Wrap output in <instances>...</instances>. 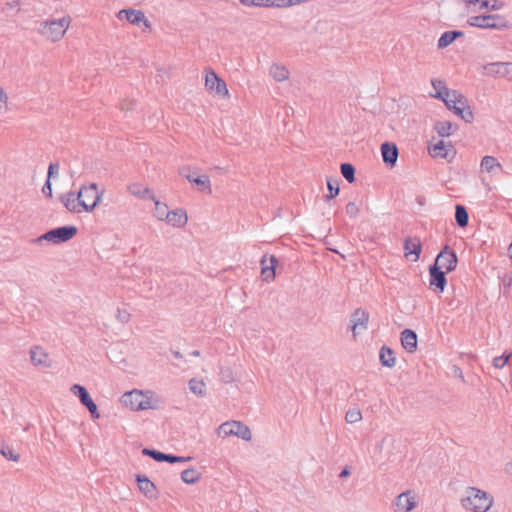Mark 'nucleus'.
<instances>
[{"instance_id":"f257e3e1","label":"nucleus","mask_w":512,"mask_h":512,"mask_svg":"<svg viewBox=\"0 0 512 512\" xmlns=\"http://www.w3.org/2000/svg\"><path fill=\"white\" fill-rule=\"evenodd\" d=\"M466 494L467 496L461 499V504L473 512H486L493 504V497L476 487H468Z\"/></svg>"},{"instance_id":"f03ea898","label":"nucleus","mask_w":512,"mask_h":512,"mask_svg":"<svg viewBox=\"0 0 512 512\" xmlns=\"http://www.w3.org/2000/svg\"><path fill=\"white\" fill-rule=\"evenodd\" d=\"M69 25V17L48 20L40 24L39 33L47 40L57 42L63 38Z\"/></svg>"},{"instance_id":"7ed1b4c3","label":"nucleus","mask_w":512,"mask_h":512,"mask_svg":"<svg viewBox=\"0 0 512 512\" xmlns=\"http://www.w3.org/2000/svg\"><path fill=\"white\" fill-rule=\"evenodd\" d=\"M467 23L482 29L505 30L510 27L508 20L499 14L472 16L468 18Z\"/></svg>"},{"instance_id":"20e7f679","label":"nucleus","mask_w":512,"mask_h":512,"mask_svg":"<svg viewBox=\"0 0 512 512\" xmlns=\"http://www.w3.org/2000/svg\"><path fill=\"white\" fill-rule=\"evenodd\" d=\"M77 232L78 229L76 226H61L47 231L37 239H34V242L41 243L42 241H49L53 244H61L71 240L76 236Z\"/></svg>"},{"instance_id":"39448f33","label":"nucleus","mask_w":512,"mask_h":512,"mask_svg":"<svg viewBox=\"0 0 512 512\" xmlns=\"http://www.w3.org/2000/svg\"><path fill=\"white\" fill-rule=\"evenodd\" d=\"M80 199H82V209L85 212H91L99 204L101 194L98 192L97 184L91 183L86 186L83 185L79 190Z\"/></svg>"},{"instance_id":"423d86ee","label":"nucleus","mask_w":512,"mask_h":512,"mask_svg":"<svg viewBox=\"0 0 512 512\" xmlns=\"http://www.w3.org/2000/svg\"><path fill=\"white\" fill-rule=\"evenodd\" d=\"M219 433H222L224 437L237 436L245 441H250L252 433L249 427L239 421H227L220 425Z\"/></svg>"},{"instance_id":"0eeeda50","label":"nucleus","mask_w":512,"mask_h":512,"mask_svg":"<svg viewBox=\"0 0 512 512\" xmlns=\"http://www.w3.org/2000/svg\"><path fill=\"white\" fill-rule=\"evenodd\" d=\"M205 87L210 92H215L219 96L228 97L229 91L224 80L211 69H206Z\"/></svg>"},{"instance_id":"6e6552de","label":"nucleus","mask_w":512,"mask_h":512,"mask_svg":"<svg viewBox=\"0 0 512 512\" xmlns=\"http://www.w3.org/2000/svg\"><path fill=\"white\" fill-rule=\"evenodd\" d=\"M457 255L449 246H445L436 257L435 264L440 268H444L446 272L455 270L457 266Z\"/></svg>"},{"instance_id":"1a4fd4ad","label":"nucleus","mask_w":512,"mask_h":512,"mask_svg":"<svg viewBox=\"0 0 512 512\" xmlns=\"http://www.w3.org/2000/svg\"><path fill=\"white\" fill-rule=\"evenodd\" d=\"M403 249L405 257L416 262L422 251L421 240L418 237H407L404 240Z\"/></svg>"},{"instance_id":"9d476101","label":"nucleus","mask_w":512,"mask_h":512,"mask_svg":"<svg viewBox=\"0 0 512 512\" xmlns=\"http://www.w3.org/2000/svg\"><path fill=\"white\" fill-rule=\"evenodd\" d=\"M60 201L64 205V207L72 213H80L82 209V199H80L79 191L76 192H68L60 196Z\"/></svg>"},{"instance_id":"9b49d317","label":"nucleus","mask_w":512,"mask_h":512,"mask_svg":"<svg viewBox=\"0 0 512 512\" xmlns=\"http://www.w3.org/2000/svg\"><path fill=\"white\" fill-rule=\"evenodd\" d=\"M429 274H430V286H434L436 290L439 292H443L446 284L447 279L445 272L437 266L436 264H433L429 267Z\"/></svg>"},{"instance_id":"f8f14e48","label":"nucleus","mask_w":512,"mask_h":512,"mask_svg":"<svg viewBox=\"0 0 512 512\" xmlns=\"http://www.w3.org/2000/svg\"><path fill=\"white\" fill-rule=\"evenodd\" d=\"M369 321V313L361 308H357L350 317V322L352 324L351 329L353 332V336L356 337L357 335V329H367Z\"/></svg>"},{"instance_id":"ddd939ff","label":"nucleus","mask_w":512,"mask_h":512,"mask_svg":"<svg viewBox=\"0 0 512 512\" xmlns=\"http://www.w3.org/2000/svg\"><path fill=\"white\" fill-rule=\"evenodd\" d=\"M416 501L411 492H403L398 495L394 501V510L396 512H409L416 507Z\"/></svg>"},{"instance_id":"4468645a","label":"nucleus","mask_w":512,"mask_h":512,"mask_svg":"<svg viewBox=\"0 0 512 512\" xmlns=\"http://www.w3.org/2000/svg\"><path fill=\"white\" fill-rule=\"evenodd\" d=\"M381 155L383 162L389 166L394 167L396 165L399 151L396 144L391 142H384L381 145Z\"/></svg>"},{"instance_id":"2eb2a0df","label":"nucleus","mask_w":512,"mask_h":512,"mask_svg":"<svg viewBox=\"0 0 512 512\" xmlns=\"http://www.w3.org/2000/svg\"><path fill=\"white\" fill-rule=\"evenodd\" d=\"M118 18L120 20L126 19L129 23L138 25L140 22H144L146 27L150 26L149 21L145 18V15L140 10L135 9H123L119 11Z\"/></svg>"},{"instance_id":"dca6fc26","label":"nucleus","mask_w":512,"mask_h":512,"mask_svg":"<svg viewBox=\"0 0 512 512\" xmlns=\"http://www.w3.org/2000/svg\"><path fill=\"white\" fill-rule=\"evenodd\" d=\"M143 392L133 390L123 394L121 401L133 411H139L142 406Z\"/></svg>"},{"instance_id":"f3484780","label":"nucleus","mask_w":512,"mask_h":512,"mask_svg":"<svg viewBox=\"0 0 512 512\" xmlns=\"http://www.w3.org/2000/svg\"><path fill=\"white\" fill-rule=\"evenodd\" d=\"M53 364V360L43 348L34 346V367L37 366L42 370H46L52 368Z\"/></svg>"},{"instance_id":"a211bd4d","label":"nucleus","mask_w":512,"mask_h":512,"mask_svg":"<svg viewBox=\"0 0 512 512\" xmlns=\"http://www.w3.org/2000/svg\"><path fill=\"white\" fill-rule=\"evenodd\" d=\"M270 264H267V255H264L261 259V274L263 279L267 282L275 279V268L278 262L274 255L269 257Z\"/></svg>"},{"instance_id":"6ab92c4d","label":"nucleus","mask_w":512,"mask_h":512,"mask_svg":"<svg viewBox=\"0 0 512 512\" xmlns=\"http://www.w3.org/2000/svg\"><path fill=\"white\" fill-rule=\"evenodd\" d=\"M429 153L432 157H440L444 159H448L450 154L454 156L453 146L451 144H445L443 140L438 141L436 144L429 147Z\"/></svg>"},{"instance_id":"aec40b11","label":"nucleus","mask_w":512,"mask_h":512,"mask_svg":"<svg viewBox=\"0 0 512 512\" xmlns=\"http://www.w3.org/2000/svg\"><path fill=\"white\" fill-rule=\"evenodd\" d=\"M401 343L403 348L409 352L413 353L417 348V334L415 331L411 329H405L401 333Z\"/></svg>"},{"instance_id":"412c9836","label":"nucleus","mask_w":512,"mask_h":512,"mask_svg":"<svg viewBox=\"0 0 512 512\" xmlns=\"http://www.w3.org/2000/svg\"><path fill=\"white\" fill-rule=\"evenodd\" d=\"M188 221L187 213L184 209H175L169 211L166 222L174 227H183Z\"/></svg>"},{"instance_id":"4be33fe9","label":"nucleus","mask_w":512,"mask_h":512,"mask_svg":"<svg viewBox=\"0 0 512 512\" xmlns=\"http://www.w3.org/2000/svg\"><path fill=\"white\" fill-rule=\"evenodd\" d=\"M138 487L148 498L156 496V487L145 475H137Z\"/></svg>"},{"instance_id":"5701e85b","label":"nucleus","mask_w":512,"mask_h":512,"mask_svg":"<svg viewBox=\"0 0 512 512\" xmlns=\"http://www.w3.org/2000/svg\"><path fill=\"white\" fill-rule=\"evenodd\" d=\"M464 32L458 30H450L444 32L438 40V48L444 49L454 42L457 38L462 37Z\"/></svg>"},{"instance_id":"b1692460","label":"nucleus","mask_w":512,"mask_h":512,"mask_svg":"<svg viewBox=\"0 0 512 512\" xmlns=\"http://www.w3.org/2000/svg\"><path fill=\"white\" fill-rule=\"evenodd\" d=\"M379 359L383 366L392 368L395 365L394 351L388 346H383L379 352Z\"/></svg>"},{"instance_id":"393cba45","label":"nucleus","mask_w":512,"mask_h":512,"mask_svg":"<svg viewBox=\"0 0 512 512\" xmlns=\"http://www.w3.org/2000/svg\"><path fill=\"white\" fill-rule=\"evenodd\" d=\"M289 74V70L283 65L273 64L270 68V75L278 82L287 80Z\"/></svg>"},{"instance_id":"a878e982","label":"nucleus","mask_w":512,"mask_h":512,"mask_svg":"<svg viewBox=\"0 0 512 512\" xmlns=\"http://www.w3.org/2000/svg\"><path fill=\"white\" fill-rule=\"evenodd\" d=\"M149 199L153 200L155 204L154 216L160 221H166L169 215L168 206L157 200L155 196H149Z\"/></svg>"},{"instance_id":"bb28decb","label":"nucleus","mask_w":512,"mask_h":512,"mask_svg":"<svg viewBox=\"0 0 512 512\" xmlns=\"http://www.w3.org/2000/svg\"><path fill=\"white\" fill-rule=\"evenodd\" d=\"M455 220L459 227L464 228L468 225L469 215L465 206L457 204L455 207Z\"/></svg>"},{"instance_id":"cd10ccee","label":"nucleus","mask_w":512,"mask_h":512,"mask_svg":"<svg viewBox=\"0 0 512 512\" xmlns=\"http://www.w3.org/2000/svg\"><path fill=\"white\" fill-rule=\"evenodd\" d=\"M128 192L131 195H134L141 199H146V198H149V196H154L153 194H151V191L148 187H143L139 183H133V184L129 185Z\"/></svg>"},{"instance_id":"c85d7f7f","label":"nucleus","mask_w":512,"mask_h":512,"mask_svg":"<svg viewBox=\"0 0 512 512\" xmlns=\"http://www.w3.org/2000/svg\"><path fill=\"white\" fill-rule=\"evenodd\" d=\"M70 390L75 396L79 398V401L83 406L89 403V401L92 399L87 389L80 384L72 385Z\"/></svg>"},{"instance_id":"c756f323","label":"nucleus","mask_w":512,"mask_h":512,"mask_svg":"<svg viewBox=\"0 0 512 512\" xmlns=\"http://www.w3.org/2000/svg\"><path fill=\"white\" fill-rule=\"evenodd\" d=\"M201 478V473L195 468H188L181 472V480L186 484H195Z\"/></svg>"},{"instance_id":"7c9ffc66","label":"nucleus","mask_w":512,"mask_h":512,"mask_svg":"<svg viewBox=\"0 0 512 512\" xmlns=\"http://www.w3.org/2000/svg\"><path fill=\"white\" fill-rule=\"evenodd\" d=\"M190 183L197 185L199 191H207L211 194V182L208 175L196 176L195 179H190Z\"/></svg>"},{"instance_id":"2f4dec72","label":"nucleus","mask_w":512,"mask_h":512,"mask_svg":"<svg viewBox=\"0 0 512 512\" xmlns=\"http://www.w3.org/2000/svg\"><path fill=\"white\" fill-rule=\"evenodd\" d=\"M327 188L329 190V194H327L324 198L326 201H329L335 198L340 191L339 188V180L333 178H327Z\"/></svg>"},{"instance_id":"473e14b6","label":"nucleus","mask_w":512,"mask_h":512,"mask_svg":"<svg viewBox=\"0 0 512 512\" xmlns=\"http://www.w3.org/2000/svg\"><path fill=\"white\" fill-rule=\"evenodd\" d=\"M189 389L195 395L203 397L205 395L206 385L202 380L193 378L189 381Z\"/></svg>"},{"instance_id":"72a5a7b5","label":"nucleus","mask_w":512,"mask_h":512,"mask_svg":"<svg viewBox=\"0 0 512 512\" xmlns=\"http://www.w3.org/2000/svg\"><path fill=\"white\" fill-rule=\"evenodd\" d=\"M443 91H438L437 94L433 95L434 97L441 99L448 109L452 110L453 103L450 101L453 99L452 90H449L446 85H442Z\"/></svg>"},{"instance_id":"f704fd0d","label":"nucleus","mask_w":512,"mask_h":512,"mask_svg":"<svg viewBox=\"0 0 512 512\" xmlns=\"http://www.w3.org/2000/svg\"><path fill=\"white\" fill-rule=\"evenodd\" d=\"M452 123L450 121H438L436 122L434 129L441 137L449 136L452 130Z\"/></svg>"},{"instance_id":"c9c22d12","label":"nucleus","mask_w":512,"mask_h":512,"mask_svg":"<svg viewBox=\"0 0 512 512\" xmlns=\"http://www.w3.org/2000/svg\"><path fill=\"white\" fill-rule=\"evenodd\" d=\"M341 174L349 182L355 181V167L350 163H342L340 166Z\"/></svg>"},{"instance_id":"e433bc0d","label":"nucleus","mask_w":512,"mask_h":512,"mask_svg":"<svg viewBox=\"0 0 512 512\" xmlns=\"http://www.w3.org/2000/svg\"><path fill=\"white\" fill-rule=\"evenodd\" d=\"M496 166L501 167V164L493 156H484L481 160V168L487 172H491Z\"/></svg>"},{"instance_id":"4c0bfd02","label":"nucleus","mask_w":512,"mask_h":512,"mask_svg":"<svg viewBox=\"0 0 512 512\" xmlns=\"http://www.w3.org/2000/svg\"><path fill=\"white\" fill-rule=\"evenodd\" d=\"M240 4L247 7H258V8H270L271 4L269 0H239Z\"/></svg>"},{"instance_id":"58836bf2","label":"nucleus","mask_w":512,"mask_h":512,"mask_svg":"<svg viewBox=\"0 0 512 512\" xmlns=\"http://www.w3.org/2000/svg\"><path fill=\"white\" fill-rule=\"evenodd\" d=\"M142 454L145 456L151 457L152 459H154L157 462H164L165 453H163L161 451H158L155 449H150V448H144L142 450Z\"/></svg>"},{"instance_id":"ea45409f","label":"nucleus","mask_w":512,"mask_h":512,"mask_svg":"<svg viewBox=\"0 0 512 512\" xmlns=\"http://www.w3.org/2000/svg\"><path fill=\"white\" fill-rule=\"evenodd\" d=\"M0 453L7 459L17 461L19 455L14 452V450L3 443H0Z\"/></svg>"},{"instance_id":"a19ab883","label":"nucleus","mask_w":512,"mask_h":512,"mask_svg":"<svg viewBox=\"0 0 512 512\" xmlns=\"http://www.w3.org/2000/svg\"><path fill=\"white\" fill-rule=\"evenodd\" d=\"M452 97L453 99H451L450 101L453 103V105L465 107L469 106L467 98L458 91L452 90Z\"/></svg>"},{"instance_id":"79ce46f5","label":"nucleus","mask_w":512,"mask_h":512,"mask_svg":"<svg viewBox=\"0 0 512 512\" xmlns=\"http://www.w3.org/2000/svg\"><path fill=\"white\" fill-rule=\"evenodd\" d=\"M219 374L221 381L226 384L232 383L234 381V374L230 367H221Z\"/></svg>"},{"instance_id":"37998d69","label":"nucleus","mask_w":512,"mask_h":512,"mask_svg":"<svg viewBox=\"0 0 512 512\" xmlns=\"http://www.w3.org/2000/svg\"><path fill=\"white\" fill-rule=\"evenodd\" d=\"M345 419L348 423H356L362 419V415L360 410L358 409H350L347 411L345 415Z\"/></svg>"},{"instance_id":"c03bdc74","label":"nucleus","mask_w":512,"mask_h":512,"mask_svg":"<svg viewBox=\"0 0 512 512\" xmlns=\"http://www.w3.org/2000/svg\"><path fill=\"white\" fill-rule=\"evenodd\" d=\"M511 356H512V353H508V354L504 353L501 356L495 357L493 359V366L495 368H499V369L503 368L507 364V362L509 361Z\"/></svg>"},{"instance_id":"a18cd8bd","label":"nucleus","mask_w":512,"mask_h":512,"mask_svg":"<svg viewBox=\"0 0 512 512\" xmlns=\"http://www.w3.org/2000/svg\"><path fill=\"white\" fill-rule=\"evenodd\" d=\"M157 408H158L157 401H154L152 398L148 397L146 394L143 393L142 406L140 407V410L157 409Z\"/></svg>"},{"instance_id":"49530a36","label":"nucleus","mask_w":512,"mask_h":512,"mask_svg":"<svg viewBox=\"0 0 512 512\" xmlns=\"http://www.w3.org/2000/svg\"><path fill=\"white\" fill-rule=\"evenodd\" d=\"M115 317L120 323L126 324L130 321L131 315L126 309L118 308Z\"/></svg>"},{"instance_id":"de8ad7c7","label":"nucleus","mask_w":512,"mask_h":512,"mask_svg":"<svg viewBox=\"0 0 512 512\" xmlns=\"http://www.w3.org/2000/svg\"><path fill=\"white\" fill-rule=\"evenodd\" d=\"M58 174H59V163L58 162L50 163V165L48 167L47 179H49V181H51L52 178L58 177Z\"/></svg>"},{"instance_id":"09e8293b","label":"nucleus","mask_w":512,"mask_h":512,"mask_svg":"<svg viewBox=\"0 0 512 512\" xmlns=\"http://www.w3.org/2000/svg\"><path fill=\"white\" fill-rule=\"evenodd\" d=\"M346 213L351 217L355 218L357 217L359 213V207L356 205L355 202H349L345 207Z\"/></svg>"},{"instance_id":"8fccbe9b","label":"nucleus","mask_w":512,"mask_h":512,"mask_svg":"<svg viewBox=\"0 0 512 512\" xmlns=\"http://www.w3.org/2000/svg\"><path fill=\"white\" fill-rule=\"evenodd\" d=\"M85 407L88 409V411L90 412L91 417L93 419H99L100 418V414L98 412L97 405L95 404V402L92 399L89 401V403H87L85 405Z\"/></svg>"},{"instance_id":"3c124183","label":"nucleus","mask_w":512,"mask_h":512,"mask_svg":"<svg viewBox=\"0 0 512 512\" xmlns=\"http://www.w3.org/2000/svg\"><path fill=\"white\" fill-rule=\"evenodd\" d=\"M462 120H464L466 123H472L474 120V114L470 108V106H467L464 108L463 113L460 117Z\"/></svg>"},{"instance_id":"603ef678","label":"nucleus","mask_w":512,"mask_h":512,"mask_svg":"<svg viewBox=\"0 0 512 512\" xmlns=\"http://www.w3.org/2000/svg\"><path fill=\"white\" fill-rule=\"evenodd\" d=\"M271 7L285 8L292 6L291 0H269Z\"/></svg>"},{"instance_id":"864d4df0","label":"nucleus","mask_w":512,"mask_h":512,"mask_svg":"<svg viewBox=\"0 0 512 512\" xmlns=\"http://www.w3.org/2000/svg\"><path fill=\"white\" fill-rule=\"evenodd\" d=\"M8 96L4 89L0 86V113L6 110Z\"/></svg>"},{"instance_id":"5fc2aeb1","label":"nucleus","mask_w":512,"mask_h":512,"mask_svg":"<svg viewBox=\"0 0 512 512\" xmlns=\"http://www.w3.org/2000/svg\"><path fill=\"white\" fill-rule=\"evenodd\" d=\"M42 193L47 198H52L53 197L52 184H51V181H49V179L46 180L44 186L42 187Z\"/></svg>"},{"instance_id":"6e6d98bb","label":"nucleus","mask_w":512,"mask_h":512,"mask_svg":"<svg viewBox=\"0 0 512 512\" xmlns=\"http://www.w3.org/2000/svg\"><path fill=\"white\" fill-rule=\"evenodd\" d=\"M465 3H468V4H473L475 5L476 3L477 4H480V7L481 8H489V2L488 0H463Z\"/></svg>"},{"instance_id":"4d7b16f0","label":"nucleus","mask_w":512,"mask_h":512,"mask_svg":"<svg viewBox=\"0 0 512 512\" xmlns=\"http://www.w3.org/2000/svg\"><path fill=\"white\" fill-rule=\"evenodd\" d=\"M185 171H190V167L188 166H183L179 169V174L181 176H183L184 178H186L189 182H190V179H195L196 177H194L193 175L191 174H185Z\"/></svg>"},{"instance_id":"13d9d810","label":"nucleus","mask_w":512,"mask_h":512,"mask_svg":"<svg viewBox=\"0 0 512 512\" xmlns=\"http://www.w3.org/2000/svg\"><path fill=\"white\" fill-rule=\"evenodd\" d=\"M134 102L132 100H124L120 103L121 110L128 111L132 109Z\"/></svg>"},{"instance_id":"bf43d9fd","label":"nucleus","mask_w":512,"mask_h":512,"mask_svg":"<svg viewBox=\"0 0 512 512\" xmlns=\"http://www.w3.org/2000/svg\"><path fill=\"white\" fill-rule=\"evenodd\" d=\"M432 85L436 91V94L438 93V91H443L442 90V85H445V83L441 80H433L432 81Z\"/></svg>"},{"instance_id":"052dcab7","label":"nucleus","mask_w":512,"mask_h":512,"mask_svg":"<svg viewBox=\"0 0 512 512\" xmlns=\"http://www.w3.org/2000/svg\"><path fill=\"white\" fill-rule=\"evenodd\" d=\"M453 373L455 377L461 379L464 382V375L461 368H459L458 366H453Z\"/></svg>"},{"instance_id":"680f3d73","label":"nucleus","mask_w":512,"mask_h":512,"mask_svg":"<svg viewBox=\"0 0 512 512\" xmlns=\"http://www.w3.org/2000/svg\"><path fill=\"white\" fill-rule=\"evenodd\" d=\"M502 66L504 68V72L510 76V78L512 79V63L508 62V63H502Z\"/></svg>"},{"instance_id":"e2e57ef3","label":"nucleus","mask_w":512,"mask_h":512,"mask_svg":"<svg viewBox=\"0 0 512 512\" xmlns=\"http://www.w3.org/2000/svg\"><path fill=\"white\" fill-rule=\"evenodd\" d=\"M465 106H452V111L459 117H461Z\"/></svg>"},{"instance_id":"0e129e2a","label":"nucleus","mask_w":512,"mask_h":512,"mask_svg":"<svg viewBox=\"0 0 512 512\" xmlns=\"http://www.w3.org/2000/svg\"><path fill=\"white\" fill-rule=\"evenodd\" d=\"M176 459H177V456H176V455L166 454V453H165L164 462H168V463H176Z\"/></svg>"},{"instance_id":"69168bd1","label":"nucleus","mask_w":512,"mask_h":512,"mask_svg":"<svg viewBox=\"0 0 512 512\" xmlns=\"http://www.w3.org/2000/svg\"><path fill=\"white\" fill-rule=\"evenodd\" d=\"M350 468L348 466H346L342 471L341 473L339 474V477L340 478H345V477H348L350 475Z\"/></svg>"},{"instance_id":"338daca9","label":"nucleus","mask_w":512,"mask_h":512,"mask_svg":"<svg viewBox=\"0 0 512 512\" xmlns=\"http://www.w3.org/2000/svg\"><path fill=\"white\" fill-rule=\"evenodd\" d=\"M501 6H502V3H500L498 0H494V3H493L491 6L489 5V8H488V9H490V10H493V11H494V10H498V9H500V8H501Z\"/></svg>"},{"instance_id":"774afa93","label":"nucleus","mask_w":512,"mask_h":512,"mask_svg":"<svg viewBox=\"0 0 512 512\" xmlns=\"http://www.w3.org/2000/svg\"><path fill=\"white\" fill-rule=\"evenodd\" d=\"M191 459H192V457H190V456H188V457L177 456L176 463L190 461Z\"/></svg>"}]
</instances>
